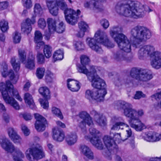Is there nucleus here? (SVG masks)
Returning a JSON list of instances; mask_svg holds the SVG:
<instances>
[{"label": "nucleus", "mask_w": 161, "mask_h": 161, "mask_svg": "<svg viewBox=\"0 0 161 161\" xmlns=\"http://www.w3.org/2000/svg\"><path fill=\"white\" fill-rule=\"evenodd\" d=\"M123 31L121 27L114 26L110 28L109 34L114 41L117 43L120 49L111 55L112 58L117 61H122L127 60L125 52L129 53L131 51L130 43L127 37L121 33Z\"/></svg>", "instance_id": "nucleus-1"}, {"label": "nucleus", "mask_w": 161, "mask_h": 161, "mask_svg": "<svg viewBox=\"0 0 161 161\" xmlns=\"http://www.w3.org/2000/svg\"><path fill=\"white\" fill-rule=\"evenodd\" d=\"M115 9L117 12L121 15L135 19L142 17L153 11V9L149 6L143 5L136 1L118 3L115 7Z\"/></svg>", "instance_id": "nucleus-2"}, {"label": "nucleus", "mask_w": 161, "mask_h": 161, "mask_svg": "<svg viewBox=\"0 0 161 161\" xmlns=\"http://www.w3.org/2000/svg\"><path fill=\"white\" fill-rule=\"evenodd\" d=\"M115 108L118 110L123 109L124 115L131 120L129 122L130 126L136 131H141L146 128L145 125L140 119L144 114L142 109L136 110L132 108L131 104L123 101L117 102Z\"/></svg>", "instance_id": "nucleus-3"}, {"label": "nucleus", "mask_w": 161, "mask_h": 161, "mask_svg": "<svg viewBox=\"0 0 161 161\" xmlns=\"http://www.w3.org/2000/svg\"><path fill=\"white\" fill-rule=\"evenodd\" d=\"M0 91L6 104L10 105L16 110L20 109V106L18 102L12 96L14 97L20 102L22 101V99L17 90L14 89L13 86L9 80L0 83Z\"/></svg>", "instance_id": "nucleus-4"}, {"label": "nucleus", "mask_w": 161, "mask_h": 161, "mask_svg": "<svg viewBox=\"0 0 161 161\" xmlns=\"http://www.w3.org/2000/svg\"><path fill=\"white\" fill-rule=\"evenodd\" d=\"M86 42L92 50L99 53L103 52V50L100 46L101 44L109 48H113L114 46V43L108 39L106 33L100 30L95 33L93 38H87Z\"/></svg>", "instance_id": "nucleus-5"}, {"label": "nucleus", "mask_w": 161, "mask_h": 161, "mask_svg": "<svg viewBox=\"0 0 161 161\" xmlns=\"http://www.w3.org/2000/svg\"><path fill=\"white\" fill-rule=\"evenodd\" d=\"M150 57L152 66L156 69L161 68V53L155 51L153 46L147 45L141 46L138 50V56L140 59H143L147 55Z\"/></svg>", "instance_id": "nucleus-6"}, {"label": "nucleus", "mask_w": 161, "mask_h": 161, "mask_svg": "<svg viewBox=\"0 0 161 161\" xmlns=\"http://www.w3.org/2000/svg\"><path fill=\"white\" fill-rule=\"evenodd\" d=\"M131 38L133 39V46L136 47L142 46L139 45L143 41L149 39L151 36L150 31L145 27L137 26L132 29L130 31Z\"/></svg>", "instance_id": "nucleus-7"}, {"label": "nucleus", "mask_w": 161, "mask_h": 161, "mask_svg": "<svg viewBox=\"0 0 161 161\" xmlns=\"http://www.w3.org/2000/svg\"><path fill=\"white\" fill-rule=\"evenodd\" d=\"M58 8L64 10L65 18L67 22L71 25H74L77 22L78 15L80 14V11L77 10L76 12L71 8H68L67 5L64 0H54Z\"/></svg>", "instance_id": "nucleus-8"}, {"label": "nucleus", "mask_w": 161, "mask_h": 161, "mask_svg": "<svg viewBox=\"0 0 161 161\" xmlns=\"http://www.w3.org/2000/svg\"><path fill=\"white\" fill-rule=\"evenodd\" d=\"M130 75L135 79L136 81L134 84L141 86L144 87L146 86L144 83L152 79L153 76L151 72L146 69L140 70L136 68H132L130 72Z\"/></svg>", "instance_id": "nucleus-9"}, {"label": "nucleus", "mask_w": 161, "mask_h": 161, "mask_svg": "<svg viewBox=\"0 0 161 161\" xmlns=\"http://www.w3.org/2000/svg\"><path fill=\"white\" fill-rule=\"evenodd\" d=\"M25 154L26 158L29 161L38 160L45 157L43 149L39 144H36L27 149Z\"/></svg>", "instance_id": "nucleus-10"}, {"label": "nucleus", "mask_w": 161, "mask_h": 161, "mask_svg": "<svg viewBox=\"0 0 161 161\" xmlns=\"http://www.w3.org/2000/svg\"><path fill=\"white\" fill-rule=\"evenodd\" d=\"M86 75L89 80L91 81L92 87L99 90L104 89L107 92L106 85L105 81L97 75L94 67H91L90 72Z\"/></svg>", "instance_id": "nucleus-11"}, {"label": "nucleus", "mask_w": 161, "mask_h": 161, "mask_svg": "<svg viewBox=\"0 0 161 161\" xmlns=\"http://www.w3.org/2000/svg\"><path fill=\"white\" fill-rule=\"evenodd\" d=\"M89 133L92 137L85 135V138L90 141L91 143L95 147L99 150H102L104 147L101 138L99 136V132L98 130L94 128H90L89 129Z\"/></svg>", "instance_id": "nucleus-12"}, {"label": "nucleus", "mask_w": 161, "mask_h": 161, "mask_svg": "<svg viewBox=\"0 0 161 161\" xmlns=\"http://www.w3.org/2000/svg\"><path fill=\"white\" fill-rule=\"evenodd\" d=\"M106 93L107 92L104 89L97 91L88 89L85 92V97L92 103L95 101L101 102L104 100V96Z\"/></svg>", "instance_id": "nucleus-13"}, {"label": "nucleus", "mask_w": 161, "mask_h": 161, "mask_svg": "<svg viewBox=\"0 0 161 161\" xmlns=\"http://www.w3.org/2000/svg\"><path fill=\"white\" fill-rule=\"evenodd\" d=\"M78 117L80 118V119L78 120V125L81 129L82 134L85 135L87 132L86 128V125L89 126L93 125L92 118L86 111L80 113Z\"/></svg>", "instance_id": "nucleus-14"}, {"label": "nucleus", "mask_w": 161, "mask_h": 161, "mask_svg": "<svg viewBox=\"0 0 161 161\" xmlns=\"http://www.w3.org/2000/svg\"><path fill=\"white\" fill-rule=\"evenodd\" d=\"M18 57L20 61L25 64V67L30 69L35 67V57L32 53H30L27 58L26 62V53L24 49L20 48L18 50Z\"/></svg>", "instance_id": "nucleus-15"}, {"label": "nucleus", "mask_w": 161, "mask_h": 161, "mask_svg": "<svg viewBox=\"0 0 161 161\" xmlns=\"http://www.w3.org/2000/svg\"><path fill=\"white\" fill-rule=\"evenodd\" d=\"M104 144L107 148V150L103 154L108 159H112V154L114 153L116 146L112 137L110 136H105L103 138Z\"/></svg>", "instance_id": "nucleus-16"}, {"label": "nucleus", "mask_w": 161, "mask_h": 161, "mask_svg": "<svg viewBox=\"0 0 161 161\" xmlns=\"http://www.w3.org/2000/svg\"><path fill=\"white\" fill-rule=\"evenodd\" d=\"M94 0H87L84 3V7L86 8L89 9L94 12H99L103 11L104 7L99 3Z\"/></svg>", "instance_id": "nucleus-17"}, {"label": "nucleus", "mask_w": 161, "mask_h": 161, "mask_svg": "<svg viewBox=\"0 0 161 161\" xmlns=\"http://www.w3.org/2000/svg\"><path fill=\"white\" fill-rule=\"evenodd\" d=\"M47 21L48 30L45 31L44 35L45 36L46 39L48 40L50 38L51 34L55 32L56 27V21L51 18H48Z\"/></svg>", "instance_id": "nucleus-18"}, {"label": "nucleus", "mask_w": 161, "mask_h": 161, "mask_svg": "<svg viewBox=\"0 0 161 161\" xmlns=\"http://www.w3.org/2000/svg\"><path fill=\"white\" fill-rule=\"evenodd\" d=\"M81 65L78 66L77 70L80 73H82L86 75L90 72L86 69V65H88L90 62L89 58L86 55H82L80 57Z\"/></svg>", "instance_id": "nucleus-19"}, {"label": "nucleus", "mask_w": 161, "mask_h": 161, "mask_svg": "<svg viewBox=\"0 0 161 161\" xmlns=\"http://www.w3.org/2000/svg\"><path fill=\"white\" fill-rule=\"evenodd\" d=\"M35 117L36 119L35 124L36 129L38 131H42L45 129L46 119L40 114L36 113L34 114Z\"/></svg>", "instance_id": "nucleus-20"}, {"label": "nucleus", "mask_w": 161, "mask_h": 161, "mask_svg": "<svg viewBox=\"0 0 161 161\" xmlns=\"http://www.w3.org/2000/svg\"><path fill=\"white\" fill-rule=\"evenodd\" d=\"M122 120V119L121 117L115 116L113 117L112 119V121L115 123L111 128V130H118L120 129H122L123 128L121 127H128V125L125 123L124 121H121Z\"/></svg>", "instance_id": "nucleus-21"}, {"label": "nucleus", "mask_w": 161, "mask_h": 161, "mask_svg": "<svg viewBox=\"0 0 161 161\" xmlns=\"http://www.w3.org/2000/svg\"><path fill=\"white\" fill-rule=\"evenodd\" d=\"M53 137L55 140L59 142L63 141L65 138V135L62 130L57 127L53 129Z\"/></svg>", "instance_id": "nucleus-22"}, {"label": "nucleus", "mask_w": 161, "mask_h": 161, "mask_svg": "<svg viewBox=\"0 0 161 161\" xmlns=\"http://www.w3.org/2000/svg\"><path fill=\"white\" fill-rule=\"evenodd\" d=\"M81 153L87 158L92 160L94 158V154L91 149L85 145H81L80 147Z\"/></svg>", "instance_id": "nucleus-23"}, {"label": "nucleus", "mask_w": 161, "mask_h": 161, "mask_svg": "<svg viewBox=\"0 0 161 161\" xmlns=\"http://www.w3.org/2000/svg\"><path fill=\"white\" fill-rule=\"evenodd\" d=\"M159 134V133L150 132L146 133L145 135L143 136V139L145 141L151 142H154L160 140Z\"/></svg>", "instance_id": "nucleus-24"}, {"label": "nucleus", "mask_w": 161, "mask_h": 161, "mask_svg": "<svg viewBox=\"0 0 161 161\" xmlns=\"http://www.w3.org/2000/svg\"><path fill=\"white\" fill-rule=\"evenodd\" d=\"M92 114L94 115V120L98 125L101 126H104L106 125V119L102 114L95 111L92 112Z\"/></svg>", "instance_id": "nucleus-25"}, {"label": "nucleus", "mask_w": 161, "mask_h": 161, "mask_svg": "<svg viewBox=\"0 0 161 161\" xmlns=\"http://www.w3.org/2000/svg\"><path fill=\"white\" fill-rule=\"evenodd\" d=\"M47 6L49 12L53 16H57L58 13V9L54 0H48L47 2Z\"/></svg>", "instance_id": "nucleus-26"}, {"label": "nucleus", "mask_w": 161, "mask_h": 161, "mask_svg": "<svg viewBox=\"0 0 161 161\" xmlns=\"http://www.w3.org/2000/svg\"><path fill=\"white\" fill-rule=\"evenodd\" d=\"M68 88L72 92H77L80 89L79 82L73 79H69L67 80Z\"/></svg>", "instance_id": "nucleus-27"}, {"label": "nucleus", "mask_w": 161, "mask_h": 161, "mask_svg": "<svg viewBox=\"0 0 161 161\" xmlns=\"http://www.w3.org/2000/svg\"><path fill=\"white\" fill-rule=\"evenodd\" d=\"M6 68L3 69L2 72L3 76L6 77L8 76L13 82L16 83L18 79V75H15L12 70H10L8 72Z\"/></svg>", "instance_id": "nucleus-28"}, {"label": "nucleus", "mask_w": 161, "mask_h": 161, "mask_svg": "<svg viewBox=\"0 0 161 161\" xmlns=\"http://www.w3.org/2000/svg\"><path fill=\"white\" fill-rule=\"evenodd\" d=\"M25 103L32 109H35L36 106L34 102L33 97L31 95L28 93H25L24 97Z\"/></svg>", "instance_id": "nucleus-29"}, {"label": "nucleus", "mask_w": 161, "mask_h": 161, "mask_svg": "<svg viewBox=\"0 0 161 161\" xmlns=\"http://www.w3.org/2000/svg\"><path fill=\"white\" fill-rule=\"evenodd\" d=\"M42 36L41 32L39 31H36L35 32L34 41L36 43V48L39 49L41 46L44 44L42 41Z\"/></svg>", "instance_id": "nucleus-30"}, {"label": "nucleus", "mask_w": 161, "mask_h": 161, "mask_svg": "<svg viewBox=\"0 0 161 161\" xmlns=\"http://www.w3.org/2000/svg\"><path fill=\"white\" fill-rule=\"evenodd\" d=\"M78 26L80 31L77 34L78 37H81L84 36L85 32L87 30L88 27L87 24L84 21H81L78 23Z\"/></svg>", "instance_id": "nucleus-31"}, {"label": "nucleus", "mask_w": 161, "mask_h": 161, "mask_svg": "<svg viewBox=\"0 0 161 161\" xmlns=\"http://www.w3.org/2000/svg\"><path fill=\"white\" fill-rule=\"evenodd\" d=\"M66 141L69 145L74 144L77 140V136L75 133H72L68 134L65 137Z\"/></svg>", "instance_id": "nucleus-32"}, {"label": "nucleus", "mask_w": 161, "mask_h": 161, "mask_svg": "<svg viewBox=\"0 0 161 161\" xmlns=\"http://www.w3.org/2000/svg\"><path fill=\"white\" fill-rule=\"evenodd\" d=\"M40 93L45 98L48 99L50 98V92L49 89L46 86L40 87L39 89Z\"/></svg>", "instance_id": "nucleus-33"}, {"label": "nucleus", "mask_w": 161, "mask_h": 161, "mask_svg": "<svg viewBox=\"0 0 161 161\" xmlns=\"http://www.w3.org/2000/svg\"><path fill=\"white\" fill-rule=\"evenodd\" d=\"M43 13V9L40 5L38 3L35 4L34 7L33 15L37 16H41Z\"/></svg>", "instance_id": "nucleus-34"}, {"label": "nucleus", "mask_w": 161, "mask_h": 161, "mask_svg": "<svg viewBox=\"0 0 161 161\" xmlns=\"http://www.w3.org/2000/svg\"><path fill=\"white\" fill-rule=\"evenodd\" d=\"M63 55V51L62 50L59 49L55 51L53 56L54 61L62 59L64 57Z\"/></svg>", "instance_id": "nucleus-35"}, {"label": "nucleus", "mask_w": 161, "mask_h": 161, "mask_svg": "<svg viewBox=\"0 0 161 161\" xmlns=\"http://www.w3.org/2000/svg\"><path fill=\"white\" fill-rule=\"evenodd\" d=\"M21 27L22 31L27 34L29 33L32 29L31 26L29 25L25 22L22 23Z\"/></svg>", "instance_id": "nucleus-36"}, {"label": "nucleus", "mask_w": 161, "mask_h": 161, "mask_svg": "<svg viewBox=\"0 0 161 161\" xmlns=\"http://www.w3.org/2000/svg\"><path fill=\"white\" fill-rule=\"evenodd\" d=\"M112 138L115 144L116 143H119L121 142H124L126 140V138H124L123 136L121 137L120 133L114 134Z\"/></svg>", "instance_id": "nucleus-37"}, {"label": "nucleus", "mask_w": 161, "mask_h": 161, "mask_svg": "<svg viewBox=\"0 0 161 161\" xmlns=\"http://www.w3.org/2000/svg\"><path fill=\"white\" fill-rule=\"evenodd\" d=\"M11 140L14 143L18 145H21L23 143L22 138L18 133Z\"/></svg>", "instance_id": "nucleus-38"}, {"label": "nucleus", "mask_w": 161, "mask_h": 161, "mask_svg": "<svg viewBox=\"0 0 161 161\" xmlns=\"http://www.w3.org/2000/svg\"><path fill=\"white\" fill-rule=\"evenodd\" d=\"M75 49L77 51H81L85 49V45L81 41H75L74 43Z\"/></svg>", "instance_id": "nucleus-39"}, {"label": "nucleus", "mask_w": 161, "mask_h": 161, "mask_svg": "<svg viewBox=\"0 0 161 161\" xmlns=\"http://www.w3.org/2000/svg\"><path fill=\"white\" fill-rule=\"evenodd\" d=\"M0 28L3 32L7 31L9 28L8 21L4 19L2 20L0 22Z\"/></svg>", "instance_id": "nucleus-40"}, {"label": "nucleus", "mask_w": 161, "mask_h": 161, "mask_svg": "<svg viewBox=\"0 0 161 161\" xmlns=\"http://www.w3.org/2000/svg\"><path fill=\"white\" fill-rule=\"evenodd\" d=\"M52 48L50 46L48 45L45 46L43 52L44 55L47 58H48L52 55Z\"/></svg>", "instance_id": "nucleus-41"}, {"label": "nucleus", "mask_w": 161, "mask_h": 161, "mask_svg": "<svg viewBox=\"0 0 161 161\" xmlns=\"http://www.w3.org/2000/svg\"><path fill=\"white\" fill-rule=\"evenodd\" d=\"M11 63L14 70L16 72L19 71L20 67V64L16 62L15 58H12Z\"/></svg>", "instance_id": "nucleus-42"}, {"label": "nucleus", "mask_w": 161, "mask_h": 161, "mask_svg": "<svg viewBox=\"0 0 161 161\" xmlns=\"http://www.w3.org/2000/svg\"><path fill=\"white\" fill-rule=\"evenodd\" d=\"M21 38L20 33L15 31L13 35V40L14 43H18L20 42Z\"/></svg>", "instance_id": "nucleus-43"}, {"label": "nucleus", "mask_w": 161, "mask_h": 161, "mask_svg": "<svg viewBox=\"0 0 161 161\" xmlns=\"http://www.w3.org/2000/svg\"><path fill=\"white\" fill-rule=\"evenodd\" d=\"M65 25L63 22H61L56 26L55 31L59 33H61L65 31Z\"/></svg>", "instance_id": "nucleus-44"}, {"label": "nucleus", "mask_w": 161, "mask_h": 161, "mask_svg": "<svg viewBox=\"0 0 161 161\" xmlns=\"http://www.w3.org/2000/svg\"><path fill=\"white\" fill-rule=\"evenodd\" d=\"M7 132L11 139L17 134L16 130L12 127H9L7 128Z\"/></svg>", "instance_id": "nucleus-45"}, {"label": "nucleus", "mask_w": 161, "mask_h": 161, "mask_svg": "<svg viewBox=\"0 0 161 161\" xmlns=\"http://www.w3.org/2000/svg\"><path fill=\"white\" fill-rule=\"evenodd\" d=\"M45 69L44 67L38 68L36 70V75L39 79H42L44 76Z\"/></svg>", "instance_id": "nucleus-46"}, {"label": "nucleus", "mask_w": 161, "mask_h": 161, "mask_svg": "<svg viewBox=\"0 0 161 161\" xmlns=\"http://www.w3.org/2000/svg\"><path fill=\"white\" fill-rule=\"evenodd\" d=\"M52 112L53 114H54L61 119H63V117L62 113L58 108L55 107H53L52 108Z\"/></svg>", "instance_id": "nucleus-47"}, {"label": "nucleus", "mask_w": 161, "mask_h": 161, "mask_svg": "<svg viewBox=\"0 0 161 161\" xmlns=\"http://www.w3.org/2000/svg\"><path fill=\"white\" fill-rule=\"evenodd\" d=\"M37 25L39 28L44 29L46 26V21L44 19L40 18L38 21Z\"/></svg>", "instance_id": "nucleus-48"}, {"label": "nucleus", "mask_w": 161, "mask_h": 161, "mask_svg": "<svg viewBox=\"0 0 161 161\" xmlns=\"http://www.w3.org/2000/svg\"><path fill=\"white\" fill-rule=\"evenodd\" d=\"M36 58L37 61L39 64H42L45 62V58L42 53H38L36 55Z\"/></svg>", "instance_id": "nucleus-49"}, {"label": "nucleus", "mask_w": 161, "mask_h": 161, "mask_svg": "<svg viewBox=\"0 0 161 161\" xmlns=\"http://www.w3.org/2000/svg\"><path fill=\"white\" fill-rule=\"evenodd\" d=\"M36 17L35 15L32 14L31 18H27L24 22L31 26L32 25H33L36 23Z\"/></svg>", "instance_id": "nucleus-50"}, {"label": "nucleus", "mask_w": 161, "mask_h": 161, "mask_svg": "<svg viewBox=\"0 0 161 161\" xmlns=\"http://www.w3.org/2000/svg\"><path fill=\"white\" fill-rule=\"evenodd\" d=\"M54 78L53 74L50 71L47 72L46 76V80L47 82H52Z\"/></svg>", "instance_id": "nucleus-51"}, {"label": "nucleus", "mask_w": 161, "mask_h": 161, "mask_svg": "<svg viewBox=\"0 0 161 161\" xmlns=\"http://www.w3.org/2000/svg\"><path fill=\"white\" fill-rule=\"evenodd\" d=\"M19 116L20 118H23L26 121L30 120L32 119L31 114L28 113H21L19 114Z\"/></svg>", "instance_id": "nucleus-52"}, {"label": "nucleus", "mask_w": 161, "mask_h": 161, "mask_svg": "<svg viewBox=\"0 0 161 161\" xmlns=\"http://www.w3.org/2000/svg\"><path fill=\"white\" fill-rule=\"evenodd\" d=\"M152 99H154L156 100H159L161 98V89L158 90L157 92L151 96Z\"/></svg>", "instance_id": "nucleus-53"}, {"label": "nucleus", "mask_w": 161, "mask_h": 161, "mask_svg": "<svg viewBox=\"0 0 161 161\" xmlns=\"http://www.w3.org/2000/svg\"><path fill=\"white\" fill-rule=\"evenodd\" d=\"M24 7L27 8H30L32 6L31 0H22Z\"/></svg>", "instance_id": "nucleus-54"}, {"label": "nucleus", "mask_w": 161, "mask_h": 161, "mask_svg": "<svg viewBox=\"0 0 161 161\" xmlns=\"http://www.w3.org/2000/svg\"><path fill=\"white\" fill-rule=\"evenodd\" d=\"M101 25L105 29H107L109 27V24L108 21L106 19H102L100 21Z\"/></svg>", "instance_id": "nucleus-55"}, {"label": "nucleus", "mask_w": 161, "mask_h": 161, "mask_svg": "<svg viewBox=\"0 0 161 161\" xmlns=\"http://www.w3.org/2000/svg\"><path fill=\"white\" fill-rule=\"evenodd\" d=\"M39 100L41 106L44 108L47 109L48 108L49 106L48 102L47 100L40 99Z\"/></svg>", "instance_id": "nucleus-56"}, {"label": "nucleus", "mask_w": 161, "mask_h": 161, "mask_svg": "<svg viewBox=\"0 0 161 161\" xmlns=\"http://www.w3.org/2000/svg\"><path fill=\"white\" fill-rule=\"evenodd\" d=\"M145 97L146 95L142 92L137 91L136 92L134 97V98L135 99H139L142 97Z\"/></svg>", "instance_id": "nucleus-57"}, {"label": "nucleus", "mask_w": 161, "mask_h": 161, "mask_svg": "<svg viewBox=\"0 0 161 161\" xmlns=\"http://www.w3.org/2000/svg\"><path fill=\"white\" fill-rule=\"evenodd\" d=\"M21 129L25 136H28L30 134V130L24 124L22 125Z\"/></svg>", "instance_id": "nucleus-58"}, {"label": "nucleus", "mask_w": 161, "mask_h": 161, "mask_svg": "<svg viewBox=\"0 0 161 161\" xmlns=\"http://www.w3.org/2000/svg\"><path fill=\"white\" fill-rule=\"evenodd\" d=\"M8 4V3L6 1L2 2L0 3V10H3L6 9Z\"/></svg>", "instance_id": "nucleus-59"}, {"label": "nucleus", "mask_w": 161, "mask_h": 161, "mask_svg": "<svg viewBox=\"0 0 161 161\" xmlns=\"http://www.w3.org/2000/svg\"><path fill=\"white\" fill-rule=\"evenodd\" d=\"M126 128H128L127 129H126V133L127 135L125 136V137H124V138H126V140L128 137H130L132 135V132L131 129L129 128V127Z\"/></svg>", "instance_id": "nucleus-60"}, {"label": "nucleus", "mask_w": 161, "mask_h": 161, "mask_svg": "<svg viewBox=\"0 0 161 161\" xmlns=\"http://www.w3.org/2000/svg\"><path fill=\"white\" fill-rule=\"evenodd\" d=\"M129 79H127L126 80H123V81L122 80H117V81L116 82V84L117 85H118V86L119 85V83H120V84H121L123 83H129V82H130V78H128Z\"/></svg>", "instance_id": "nucleus-61"}, {"label": "nucleus", "mask_w": 161, "mask_h": 161, "mask_svg": "<svg viewBox=\"0 0 161 161\" xmlns=\"http://www.w3.org/2000/svg\"><path fill=\"white\" fill-rule=\"evenodd\" d=\"M30 86V82L28 81H27L24 86V90L26 91H28Z\"/></svg>", "instance_id": "nucleus-62"}, {"label": "nucleus", "mask_w": 161, "mask_h": 161, "mask_svg": "<svg viewBox=\"0 0 161 161\" xmlns=\"http://www.w3.org/2000/svg\"><path fill=\"white\" fill-rule=\"evenodd\" d=\"M56 124L58 126L62 128H65L66 127L65 124L59 121H57Z\"/></svg>", "instance_id": "nucleus-63"}, {"label": "nucleus", "mask_w": 161, "mask_h": 161, "mask_svg": "<svg viewBox=\"0 0 161 161\" xmlns=\"http://www.w3.org/2000/svg\"><path fill=\"white\" fill-rule=\"evenodd\" d=\"M3 119L5 122L8 123L9 121V117L8 114H5L3 115Z\"/></svg>", "instance_id": "nucleus-64"}]
</instances>
